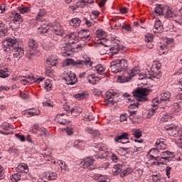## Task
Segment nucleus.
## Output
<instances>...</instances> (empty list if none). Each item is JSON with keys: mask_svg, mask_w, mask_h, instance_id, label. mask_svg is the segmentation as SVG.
<instances>
[{"mask_svg": "<svg viewBox=\"0 0 182 182\" xmlns=\"http://www.w3.org/2000/svg\"><path fill=\"white\" fill-rule=\"evenodd\" d=\"M166 171L167 177H168V178H170V171H171V167L167 166L166 169Z\"/></svg>", "mask_w": 182, "mask_h": 182, "instance_id": "13d9d810", "label": "nucleus"}, {"mask_svg": "<svg viewBox=\"0 0 182 182\" xmlns=\"http://www.w3.org/2000/svg\"><path fill=\"white\" fill-rule=\"evenodd\" d=\"M58 178V174L55 172H51L48 175V179L50 180H56Z\"/></svg>", "mask_w": 182, "mask_h": 182, "instance_id": "4c0bfd02", "label": "nucleus"}, {"mask_svg": "<svg viewBox=\"0 0 182 182\" xmlns=\"http://www.w3.org/2000/svg\"><path fill=\"white\" fill-rule=\"evenodd\" d=\"M123 166L120 164L115 165L112 168V173L114 176H117L119 173H122Z\"/></svg>", "mask_w": 182, "mask_h": 182, "instance_id": "412c9836", "label": "nucleus"}, {"mask_svg": "<svg viewBox=\"0 0 182 182\" xmlns=\"http://www.w3.org/2000/svg\"><path fill=\"white\" fill-rule=\"evenodd\" d=\"M158 50H159V54L161 55L168 53V49H167L166 46H160L159 48H158Z\"/></svg>", "mask_w": 182, "mask_h": 182, "instance_id": "393cba45", "label": "nucleus"}, {"mask_svg": "<svg viewBox=\"0 0 182 182\" xmlns=\"http://www.w3.org/2000/svg\"><path fill=\"white\" fill-rule=\"evenodd\" d=\"M11 180L13 182L19 181L21 180V175L19 173H14L11 176Z\"/></svg>", "mask_w": 182, "mask_h": 182, "instance_id": "7c9ffc66", "label": "nucleus"}, {"mask_svg": "<svg viewBox=\"0 0 182 182\" xmlns=\"http://www.w3.org/2000/svg\"><path fill=\"white\" fill-rule=\"evenodd\" d=\"M128 137H129V133L124 132L121 135L116 136L114 138V141H116L117 143H119V140H124L126 139H129Z\"/></svg>", "mask_w": 182, "mask_h": 182, "instance_id": "4be33fe9", "label": "nucleus"}, {"mask_svg": "<svg viewBox=\"0 0 182 182\" xmlns=\"http://www.w3.org/2000/svg\"><path fill=\"white\" fill-rule=\"evenodd\" d=\"M128 112L129 113V119L130 117H134L136 114H137V110L136 109H128Z\"/></svg>", "mask_w": 182, "mask_h": 182, "instance_id": "58836bf2", "label": "nucleus"}, {"mask_svg": "<svg viewBox=\"0 0 182 182\" xmlns=\"http://www.w3.org/2000/svg\"><path fill=\"white\" fill-rule=\"evenodd\" d=\"M176 100H182V94H178L176 96Z\"/></svg>", "mask_w": 182, "mask_h": 182, "instance_id": "774afa93", "label": "nucleus"}, {"mask_svg": "<svg viewBox=\"0 0 182 182\" xmlns=\"http://www.w3.org/2000/svg\"><path fill=\"white\" fill-rule=\"evenodd\" d=\"M20 20H21V14H18V13H16L13 19V22H14V23L19 22Z\"/></svg>", "mask_w": 182, "mask_h": 182, "instance_id": "c03bdc74", "label": "nucleus"}, {"mask_svg": "<svg viewBox=\"0 0 182 182\" xmlns=\"http://www.w3.org/2000/svg\"><path fill=\"white\" fill-rule=\"evenodd\" d=\"M1 129H3V130H6V132H1V134H12V129H14V127H12V126L9 125V124L8 123H4L1 125Z\"/></svg>", "mask_w": 182, "mask_h": 182, "instance_id": "4468645a", "label": "nucleus"}, {"mask_svg": "<svg viewBox=\"0 0 182 182\" xmlns=\"http://www.w3.org/2000/svg\"><path fill=\"white\" fill-rule=\"evenodd\" d=\"M46 14V11L44 9L40 10V11L38 14V16H36L37 21H41V18L43 16H45Z\"/></svg>", "mask_w": 182, "mask_h": 182, "instance_id": "f704fd0d", "label": "nucleus"}, {"mask_svg": "<svg viewBox=\"0 0 182 182\" xmlns=\"http://www.w3.org/2000/svg\"><path fill=\"white\" fill-rule=\"evenodd\" d=\"M2 46L4 52L11 53L12 50H14V48H15V46H18V43H16L15 39L9 38L2 42Z\"/></svg>", "mask_w": 182, "mask_h": 182, "instance_id": "20e7f679", "label": "nucleus"}, {"mask_svg": "<svg viewBox=\"0 0 182 182\" xmlns=\"http://www.w3.org/2000/svg\"><path fill=\"white\" fill-rule=\"evenodd\" d=\"M16 171L18 173H28L29 171V168L26 164L18 165L16 168Z\"/></svg>", "mask_w": 182, "mask_h": 182, "instance_id": "aec40b11", "label": "nucleus"}, {"mask_svg": "<svg viewBox=\"0 0 182 182\" xmlns=\"http://www.w3.org/2000/svg\"><path fill=\"white\" fill-rule=\"evenodd\" d=\"M119 12H121V14H127V12H129V9L127 7H123L119 9Z\"/></svg>", "mask_w": 182, "mask_h": 182, "instance_id": "8fccbe9b", "label": "nucleus"}, {"mask_svg": "<svg viewBox=\"0 0 182 182\" xmlns=\"http://www.w3.org/2000/svg\"><path fill=\"white\" fill-rule=\"evenodd\" d=\"M20 96L22 99H29V95L25 92H20Z\"/></svg>", "mask_w": 182, "mask_h": 182, "instance_id": "09e8293b", "label": "nucleus"}, {"mask_svg": "<svg viewBox=\"0 0 182 182\" xmlns=\"http://www.w3.org/2000/svg\"><path fill=\"white\" fill-rule=\"evenodd\" d=\"M9 76V74H8L7 73H5V71H3L2 70H0V77L5 79V77H8Z\"/></svg>", "mask_w": 182, "mask_h": 182, "instance_id": "37998d69", "label": "nucleus"}, {"mask_svg": "<svg viewBox=\"0 0 182 182\" xmlns=\"http://www.w3.org/2000/svg\"><path fill=\"white\" fill-rule=\"evenodd\" d=\"M127 61L125 59H117L111 63L110 70L112 73H119V72H124L127 69Z\"/></svg>", "mask_w": 182, "mask_h": 182, "instance_id": "f257e3e1", "label": "nucleus"}, {"mask_svg": "<svg viewBox=\"0 0 182 182\" xmlns=\"http://www.w3.org/2000/svg\"><path fill=\"white\" fill-rule=\"evenodd\" d=\"M44 89H46V90H50V89H52V83H50V80H47L45 81Z\"/></svg>", "mask_w": 182, "mask_h": 182, "instance_id": "2f4dec72", "label": "nucleus"}, {"mask_svg": "<svg viewBox=\"0 0 182 182\" xmlns=\"http://www.w3.org/2000/svg\"><path fill=\"white\" fill-rule=\"evenodd\" d=\"M130 174V169L127 168L121 172L120 176L122 177H126V176H129Z\"/></svg>", "mask_w": 182, "mask_h": 182, "instance_id": "ea45409f", "label": "nucleus"}, {"mask_svg": "<svg viewBox=\"0 0 182 182\" xmlns=\"http://www.w3.org/2000/svg\"><path fill=\"white\" fill-rule=\"evenodd\" d=\"M170 154H173V152H170L169 151H166L161 153V156H164L166 157V156H170Z\"/></svg>", "mask_w": 182, "mask_h": 182, "instance_id": "6e6d98bb", "label": "nucleus"}, {"mask_svg": "<svg viewBox=\"0 0 182 182\" xmlns=\"http://www.w3.org/2000/svg\"><path fill=\"white\" fill-rule=\"evenodd\" d=\"M14 55V58H22L23 56V48L19 47V44L18 46H14L13 50L11 51Z\"/></svg>", "mask_w": 182, "mask_h": 182, "instance_id": "6e6552de", "label": "nucleus"}, {"mask_svg": "<svg viewBox=\"0 0 182 182\" xmlns=\"http://www.w3.org/2000/svg\"><path fill=\"white\" fill-rule=\"evenodd\" d=\"M112 55H117V53H119V50H120V49H119V47H112L110 49Z\"/></svg>", "mask_w": 182, "mask_h": 182, "instance_id": "a19ab883", "label": "nucleus"}, {"mask_svg": "<svg viewBox=\"0 0 182 182\" xmlns=\"http://www.w3.org/2000/svg\"><path fill=\"white\" fill-rule=\"evenodd\" d=\"M83 166L85 168L88 170H95L96 168L95 167V159L93 157H87L84 160Z\"/></svg>", "mask_w": 182, "mask_h": 182, "instance_id": "0eeeda50", "label": "nucleus"}, {"mask_svg": "<svg viewBox=\"0 0 182 182\" xmlns=\"http://www.w3.org/2000/svg\"><path fill=\"white\" fill-rule=\"evenodd\" d=\"M150 93V90L148 88H137L135 91L132 92L133 96L136 97V101L139 102H147L149 98L146 96H149Z\"/></svg>", "mask_w": 182, "mask_h": 182, "instance_id": "7ed1b4c3", "label": "nucleus"}, {"mask_svg": "<svg viewBox=\"0 0 182 182\" xmlns=\"http://www.w3.org/2000/svg\"><path fill=\"white\" fill-rule=\"evenodd\" d=\"M70 112H71V114H73V116H78V114H80V113L82 112V108L75 107L70 109Z\"/></svg>", "mask_w": 182, "mask_h": 182, "instance_id": "cd10ccee", "label": "nucleus"}, {"mask_svg": "<svg viewBox=\"0 0 182 182\" xmlns=\"http://www.w3.org/2000/svg\"><path fill=\"white\" fill-rule=\"evenodd\" d=\"M159 156L155 157L154 155L149 156V163L151 166H160V164H164L163 162H159Z\"/></svg>", "mask_w": 182, "mask_h": 182, "instance_id": "dca6fc26", "label": "nucleus"}, {"mask_svg": "<svg viewBox=\"0 0 182 182\" xmlns=\"http://www.w3.org/2000/svg\"><path fill=\"white\" fill-rule=\"evenodd\" d=\"M66 38L70 39V41H73V39H75V34H68L66 36Z\"/></svg>", "mask_w": 182, "mask_h": 182, "instance_id": "4d7b16f0", "label": "nucleus"}, {"mask_svg": "<svg viewBox=\"0 0 182 182\" xmlns=\"http://www.w3.org/2000/svg\"><path fill=\"white\" fill-rule=\"evenodd\" d=\"M92 14L95 16V18H98L99 15H100V12L99 11H94L92 12Z\"/></svg>", "mask_w": 182, "mask_h": 182, "instance_id": "e2e57ef3", "label": "nucleus"}, {"mask_svg": "<svg viewBox=\"0 0 182 182\" xmlns=\"http://www.w3.org/2000/svg\"><path fill=\"white\" fill-rule=\"evenodd\" d=\"M170 101V93H162L161 95V98L159 100H155L158 103H163V102H169Z\"/></svg>", "mask_w": 182, "mask_h": 182, "instance_id": "a211bd4d", "label": "nucleus"}, {"mask_svg": "<svg viewBox=\"0 0 182 182\" xmlns=\"http://www.w3.org/2000/svg\"><path fill=\"white\" fill-rule=\"evenodd\" d=\"M95 35L97 36V38H102V36H107V33L102 29H99L96 31Z\"/></svg>", "mask_w": 182, "mask_h": 182, "instance_id": "c85d7f7f", "label": "nucleus"}, {"mask_svg": "<svg viewBox=\"0 0 182 182\" xmlns=\"http://www.w3.org/2000/svg\"><path fill=\"white\" fill-rule=\"evenodd\" d=\"M93 94L95 96H97V97H100L102 96V91L99 90H94Z\"/></svg>", "mask_w": 182, "mask_h": 182, "instance_id": "49530a36", "label": "nucleus"}, {"mask_svg": "<svg viewBox=\"0 0 182 182\" xmlns=\"http://www.w3.org/2000/svg\"><path fill=\"white\" fill-rule=\"evenodd\" d=\"M95 69L96 72H97L99 75H102L105 72V68H103V65H102L101 64L96 65Z\"/></svg>", "mask_w": 182, "mask_h": 182, "instance_id": "c756f323", "label": "nucleus"}, {"mask_svg": "<svg viewBox=\"0 0 182 182\" xmlns=\"http://www.w3.org/2000/svg\"><path fill=\"white\" fill-rule=\"evenodd\" d=\"M65 63L67 66L73 65V66H75V68H82L83 65L90 67L93 65V62L90 60V58L87 57V55L84 56L83 60H77L76 61L72 58H67Z\"/></svg>", "mask_w": 182, "mask_h": 182, "instance_id": "f03ea898", "label": "nucleus"}, {"mask_svg": "<svg viewBox=\"0 0 182 182\" xmlns=\"http://www.w3.org/2000/svg\"><path fill=\"white\" fill-rule=\"evenodd\" d=\"M41 29H46V26H48V23H46V21H41Z\"/></svg>", "mask_w": 182, "mask_h": 182, "instance_id": "052dcab7", "label": "nucleus"}, {"mask_svg": "<svg viewBox=\"0 0 182 182\" xmlns=\"http://www.w3.org/2000/svg\"><path fill=\"white\" fill-rule=\"evenodd\" d=\"M141 176H143V170L135 168L132 172V180H140Z\"/></svg>", "mask_w": 182, "mask_h": 182, "instance_id": "ddd939ff", "label": "nucleus"}, {"mask_svg": "<svg viewBox=\"0 0 182 182\" xmlns=\"http://www.w3.org/2000/svg\"><path fill=\"white\" fill-rule=\"evenodd\" d=\"M27 79L29 80L28 83H35V77H32V76L28 75L27 77Z\"/></svg>", "mask_w": 182, "mask_h": 182, "instance_id": "5fc2aeb1", "label": "nucleus"}, {"mask_svg": "<svg viewBox=\"0 0 182 182\" xmlns=\"http://www.w3.org/2000/svg\"><path fill=\"white\" fill-rule=\"evenodd\" d=\"M40 132H41L40 134L41 137H45L46 136V129L45 128H43Z\"/></svg>", "mask_w": 182, "mask_h": 182, "instance_id": "864d4df0", "label": "nucleus"}, {"mask_svg": "<svg viewBox=\"0 0 182 182\" xmlns=\"http://www.w3.org/2000/svg\"><path fill=\"white\" fill-rule=\"evenodd\" d=\"M154 32L155 33H161L163 32V25H161V21L159 20L156 21L154 24Z\"/></svg>", "mask_w": 182, "mask_h": 182, "instance_id": "f3484780", "label": "nucleus"}, {"mask_svg": "<svg viewBox=\"0 0 182 182\" xmlns=\"http://www.w3.org/2000/svg\"><path fill=\"white\" fill-rule=\"evenodd\" d=\"M16 137L19 139L21 141H25V136L23 135H19V134H16Z\"/></svg>", "mask_w": 182, "mask_h": 182, "instance_id": "603ef678", "label": "nucleus"}, {"mask_svg": "<svg viewBox=\"0 0 182 182\" xmlns=\"http://www.w3.org/2000/svg\"><path fill=\"white\" fill-rule=\"evenodd\" d=\"M70 25L71 26H74V28H77V26H80V19L78 18H74L70 20Z\"/></svg>", "mask_w": 182, "mask_h": 182, "instance_id": "b1692460", "label": "nucleus"}, {"mask_svg": "<svg viewBox=\"0 0 182 182\" xmlns=\"http://www.w3.org/2000/svg\"><path fill=\"white\" fill-rule=\"evenodd\" d=\"M154 12L159 15H164V9L161 7V5L156 4Z\"/></svg>", "mask_w": 182, "mask_h": 182, "instance_id": "a878e982", "label": "nucleus"}, {"mask_svg": "<svg viewBox=\"0 0 182 182\" xmlns=\"http://www.w3.org/2000/svg\"><path fill=\"white\" fill-rule=\"evenodd\" d=\"M93 1L92 0H82V1H81V2H80V5H82V4H93Z\"/></svg>", "mask_w": 182, "mask_h": 182, "instance_id": "bf43d9fd", "label": "nucleus"}, {"mask_svg": "<svg viewBox=\"0 0 182 182\" xmlns=\"http://www.w3.org/2000/svg\"><path fill=\"white\" fill-rule=\"evenodd\" d=\"M65 114L62 113L60 114H58L57 115V119H58V123H59L60 124H69V122H68L66 119H63V116H64Z\"/></svg>", "mask_w": 182, "mask_h": 182, "instance_id": "5701e85b", "label": "nucleus"}, {"mask_svg": "<svg viewBox=\"0 0 182 182\" xmlns=\"http://www.w3.org/2000/svg\"><path fill=\"white\" fill-rule=\"evenodd\" d=\"M132 123L136 124V123H139V117H132L129 118Z\"/></svg>", "mask_w": 182, "mask_h": 182, "instance_id": "de8ad7c7", "label": "nucleus"}, {"mask_svg": "<svg viewBox=\"0 0 182 182\" xmlns=\"http://www.w3.org/2000/svg\"><path fill=\"white\" fill-rule=\"evenodd\" d=\"M8 35L6 26L0 21V38H5Z\"/></svg>", "mask_w": 182, "mask_h": 182, "instance_id": "2eb2a0df", "label": "nucleus"}, {"mask_svg": "<svg viewBox=\"0 0 182 182\" xmlns=\"http://www.w3.org/2000/svg\"><path fill=\"white\" fill-rule=\"evenodd\" d=\"M140 105V103H139V102H134L133 104H131L129 106V108L128 109H130V110H134V109H139V105Z\"/></svg>", "mask_w": 182, "mask_h": 182, "instance_id": "c9c22d12", "label": "nucleus"}, {"mask_svg": "<svg viewBox=\"0 0 182 182\" xmlns=\"http://www.w3.org/2000/svg\"><path fill=\"white\" fill-rule=\"evenodd\" d=\"M18 11H20L21 14H28L31 12L29 7H18Z\"/></svg>", "mask_w": 182, "mask_h": 182, "instance_id": "473e14b6", "label": "nucleus"}, {"mask_svg": "<svg viewBox=\"0 0 182 182\" xmlns=\"http://www.w3.org/2000/svg\"><path fill=\"white\" fill-rule=\"evenodd\" d=\"M140 70L137 68H134L132 70H131V73L129 74V79H132V77H134L136 75H139V80H147V77H146V75L144 74H139Z\"/></svg>", "mask_w": 182, "mask_h": 182, "instance_id": "423d86ee", "label": "nucleus"}, {"mask_svg": "<svg viewBox=\"0 0 182 182\" xmlns=\"http://www.w3.org/2000/svg\"><path fill=\"white\" fill-rule=\"evenodd\" d=\"M105 95L107 100V102H105V106H109V103H111L112 106H113L114 105L113 97H114V95H117V93L114 92V91H108Z\"/></svg>", "mask_w": 182, "mask_h": 182, "instance_id": "1a4fd4ad", "label": "nucleus"}, {"mask_svg": "<svg viewBox=\"0 0 182 182\" xmlns=\"http://www.w3.org/2000/svg\"><path fill=\"white\" fill-rule=\"evenodd\" d=\"M50 73H52V68H46V75L49 76L50 75Z\"/></svg>", "mask_w": 182, "mask_h": 182, "instance_id": "338daca9", "label": "nucleus"}, {"mask_svg": "<svg viewBox=\"0 0 182 182\" xmlns=\"http://www.w3.org/2000/svg\"><path fill=\"white\" fill-rule=\"evenodd\" d=\"M145 42H147L146 46L149 49H153L154 45L153 44V34L148 33L145 36Z\"/></svg>", "mask_w": 182, "mask_h": 182, "instance_id": "f8f14e48", "label": "nucleus"}, {"mask_svg": "<svg viewBox=\"0 0 182 182\" xmlns=\"http://www.w3.org/2000/svg\"><path fill=\"white\" fill-rule=\"evenodd\" d=\"M88 95L85 93V92H82V93H78L76 94L75 95V99H77L78 100H83V99H87V98Z\"/></svg>", "mask_w": 182, "mask_h": 182, "instance_id": "bb28decb", "label": "nucleus"}, {"mask_svg": "<svg viewBox=\"0 0 182 182\" xmlns=\"http://www.w3.org/2000/svg\"><path fill=\"white\" fill-rule=\"evenodd\" d=\"M122 29H124L125 31H127L128 32H131L132 26L130 25H123Z\"/></svg>", "mask_w": 182, "mask_h": 182, "instance_id": "a18cd8bd", "label": "nucleus"}, {"mask_svg": "<svg viewBox=\"0 0 182 182\" xmlns=\"http://www.w3.org/2000/svg\"><path fill=\"white\" fill-rule=\"evenodd\" d=\"M151 177H152V180H153L154 182L160 181V179H159V176H157V175H156V176L154 175Z\"/></svg>", "mask_w": 182, "mask_h": 182, "instance_id": "69168bd1", "label": "nucleus"}, {"mask_svg": "<svg viewBox=\"0 0 182 182\" xmlns=\"http://www.w3.org/2000/svg\"><path fill=\"white\" fill-rule=\"evenodd\" d=\"M150 152L153 153V154H154V156L159 154V151H158L157 148H152L150 149Z\"/></svg>", "mask_w": 182, "mask_h": 182, "instance_id": "3c124183", "label": "nucleus"}, {"mask_svg": "<svg viewBox=\"0 0 182 182\" xmlns=\"http://www.w3.org/2000/svg\"><path fill=\"white\" fill-rule=\"evenodd\" d=\"M0 10L1 11V14H4L6 11L5 4L0 5Z\"/></svg>", "mask_w": 182, "mask_h": 182, "instance_id": "0e129e2a", "label": "nucleus"}, {"mask_svg": "<svg viewBox=\"0 0 182 182\" xmlns=\"http://www.w3.org/2000/svg\"><path fill=\"white\" fill-rule=\"evenodd\" d=\"M50 31H53L55 35H58L59 36H62L63 35L64 31L60 25L50 26Z\"/></svg>", "mask_w": 182, "mask_h": 182, "instance_id": "9d476101", "label": "nucleus"}, {"mask_svg": "<svg viewBox=\"0 0 182 182\" xmlns=\"http://www.w3.org/2000/svg\"><path fill=\"white\" fill-rule=\"evenodd\" d=\"M176 16H177L176 14H174V13H173V11H171V10H167L166 11V15H165V18H176Z\"/></svg>", "mask_w": 182, "mask_h": 182, "instance_id": "72a5a7b5", "label": "nucleus"}, {"mask_svg": "<svg viewBox=\"0 0 182 182\" xmlns=\"http://www.w3.org/2000/svg\"><path fill=\"white\" fill-rule=\"evenodd\" d=\"M164 144V142L158 140L155 144V146L157 147V149H159V150H164V148H163V146H161V144Z\"/></svg>", "mask_w": 182, "mask_h": 182, "instance_id": "e433bc0d", "label": "nucleus"}, {"mask_svg": "<svg viewBox=\"0 0 182 182\" xmlns=\"http://www.w3.org/2000/svg\"><path fill=\"white\" fill-rule=\"evenodd\" d=\"M36 49H38V42L34 39H30L28 41V52L27 53L28 59H31V56L36 55Z\"/></svg>", "mask_w": 182, "mask_h": 182, "instance_id": "39448f33", "label": "nucleus"}, {"mask_svg": "<svg viewBox=\"0 0 182 182\" xmlns=\"http://www.w3.org/2000/svg\"><path fill=\"white\" fill-rule=\"evenodd\" d=\"M79 36L81 39H86L90 36V32L83 29L79 31Z\"/></svg>", "mask_w": 182, "mask_h": 182, "instance_id": "6ab92c4d", "label": "nucleus"}, {"mask_svg": "<svg viewBox=\"0 0 182 182\" xmlns=\"http://www.w3.org/2000/svg\"><path fill=\"white\" fill-rule=\"evenodd\" d=\"M134 137L136 139H140V137H141V132H136L134 134Z\"/></svg>", "mask_w": 182, "mask_h": 182, "instance_id": "680f3d73", "label": "nucleus"}, {"mask_svg": "<svg viewBox=\"0 0 182 182\" xmlns=\"http://www.w3.org/2000/svg\"><path fill=\"white\" fill-rule=\"evenodd\" d=\"M67 76L65 77V80L68 82V85H75L77 82V78L76 77V75L75 74H70L66 73Z\"/></svg>", "mask_w": 182, "mask_h": 182, "instance_id": "9b49d317", "label": "nucleus"}, {"mask_svg": "<svg viewBox=\"0 0 182 182\" xmlns=\"http://www.w3.org/2000/svg\"><path fill=\"white\" fill-rule=\"evenodd\" d=\"M66 132H67L68 136H72V134H73V127H68L66 128Z\"/></svg>", "mask_w": 182, "mask_h": 182, "instance_id": "79ce46f5", "label": "nucleus"}]
</instances>
